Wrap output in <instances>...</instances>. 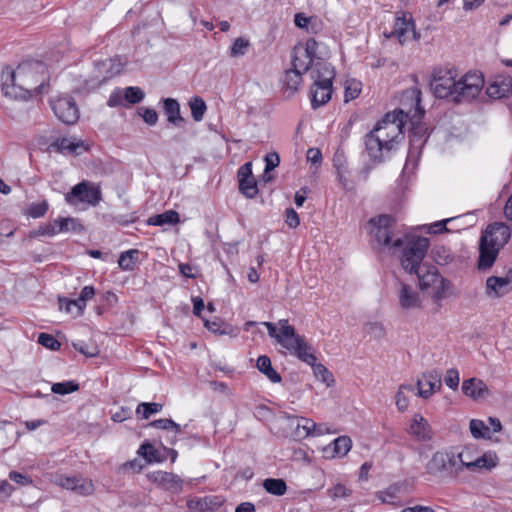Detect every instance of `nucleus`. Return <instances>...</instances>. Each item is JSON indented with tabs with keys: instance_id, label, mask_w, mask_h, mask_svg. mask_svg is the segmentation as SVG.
<instances>
[{
	"instance_id": "obj_1",
	"label": "nucleus",
	"mask_w": 512,
	"mask_h": 512,
	"mask_svg": "<svg viewBox=\"0 0 512 512\" xmlns=\"http://www.w3.org/2000/svg\"><path fill=\"white\" fill-rule=\"evenodd\" d=\"M47 67L38 60L20 63L15 70L2 73V91L6 97L28 100L33 94L43 93L47 82Z\"/></svg>"
},
{
	"instance_id": "obj_2",
	"label": "nucleus",
	"mask_w": 512,
	"mask_h": 512,
	"mask_svg": "<svg viewBox=\"0 0 512 512\" xmlns=\"http://www.w3.org/2000/svg\"><path fill=\"white\" fill-rule=\"evenodd\" d=\"M271 338H274L278 344L285 348L291 355L312 366L315 377L322 381L327 387L334 384L332 373L320 363H316V356L312 347L305 338L296 333L295 328L289 324L287 319H281L276 324L271 322L263 323Z\"/></svg>"
},
{
	"instance_id": "obj_3",
	"label": "nucleus",
	"mask_w": 512,
	"mask_h": 512,
	"mask_svg": "<svg viewBox=\"0 0 512 512\" xmlns=\"http://www.w3.org/2000/svg\"><path fill=\"white\" fill-rule=\"evenodd\" d=\"M456 71L451 68H437L432 74L431 88L439 99H451L453 102L475 99L484 86L481 73L468 72L456 80Z\"/></svg>"
},
{
	"instance_id": "obj_4",
	"label": "nucleus",
	"mask_w": 512,
	"mask_h": 512,
	"mask_svg": "<svg viewBox=\"0 0 512 512\" xmlns=\"http://www.w3.org/2000/svg\"><path fill=\"white\" fill-rule=\"evenodd\" d=\"M429 245L428 238L413 237L407 242L401 257L403 269L417 275L419 288L424 292L443 278L435 266L422 263Z\"/></svg>"
},
{
	"instance_id": "obj_5",
	"label": "nucleus",
	"mask_w": 512,
	"mask_h": 512,
	"mask_svg": "<svg viewBox=\"0 0 512 512\" xmlns=\"http://www.w3.org/2000/svg\"><path fill=\"white\" fill-rule=\"evenodd\" d=\"M510 238L511 229L504 222L487 225L479 239L477 269L482 272L491 269Z\"/></svg>"
},
{
	"instance_id": "obj_6",
	"label": "nucleus",
	"mask_w": 512,
	"mask_h": 512,
	"mask_svg": "<svg viewBox=\"0 0 512 512\" xmlns=\"http://www.w3.org/2000/svg\"><path fill=\"white\" fill-rule=\"evenodd\" d=\"M310 69L313 80L310 88L311 107L316 110L330 101L336 72L334 67L324 60L316 61Z\"/></svg>"
},
{
	"instance_id": "obj_7",
	"label": "nucleus",
	"mask_w": 512,
	"mask_h": 512,
	"mask_svg": "<svg viewBox=\"0 0 512 512\" xmlns=\"http://www.w3.org/2000/svg\"><path fill=\"white\" fill-rule=\"evenodd\" d=\"M406 119L407 114L401 109L388 112L370 132L399 148L405 138L403 128Z\"/></svg>"
},
{
	"instance_id": "obj_8",
	"label": "nucleus",
	"mask_w": 512,
	"mask_h": 512,
	"mask_svg": "<svg viewBox=\"0 0 512 512\" xmlns=\"http://www.w3.org/2000/svg\"><path fill=\"white\" fill-rule=\"evenodd\" d=\"M394 223L395 219L390 215H379L371 218L368 222V233L380 245L391 248L403 247L404 249L407 246V242L414 236L392 240Z\"/></svg>"
},
{
	"instance_id": "obj_9",
	"label": "nucleus",
	"mask_w": 512,
	"mask_h": 512,
	"mask_svg": "<svg viewBox=\"0 0 512 512\" xmlns=\"http://www.w3.org/2000/svg\"><path fill=\"white\" fill-rule=\"evenodd\" d=\"M457 452L453 449L436 451L426 464V472L432 476L458 475Z\"/></svg>"
},
{
	"instance_id": "obj_10",
	"label": "nucleus",
	"mask_w": 512,
	"mask_h": 512,
	"mask_svg": "<svg viewBox=\"0 0 512 512\" xmlns=\"http://www.w3.org/2000/svg\"><path fill=\"white\" fill-rule=\"evenodd\" d=\"M365 149L369 160L374 165H380L390 160L399 148L369 132L364 137Z\"/></svg>"
},
{
	"instance_id": "obj_11",
	"label": "nucleus",
	"mask_w": 512,
	"mask_h": 512,
	"mask_svg": "<svg viewBox=\"0 0 512 512\" xmlns=\"http://www.w3.org/2000/svg\"><path fill=\"white\" fill-rule=\"evenodd\" d=\"M499 458L495 452L488 451L482 456L473 458L469 451L457 452L456 465L458 474L466 468L469 471L490 470L497 466Z\"/></svg>"
},
{
	"instance_id": "obj_12",
	"label": "nucleus",
	"mask_w": 512,
	"mask_h": 512,
	"mask_svg": "<svg viewBox=\"0 0 512 512\" xmlns=\"http://www.w3.org/2000/svg\"><path fill=\"white\" fill-rule=\"evenodd\" d=\"M55 116L66 125H73L79 119V109L73 97L65 95L51 100Z\"/></svg>"
},
{
	"instance_id": "obj_13",
	"label": "nucleus",
	"mask_w": 512,
	"mask_h": 512,
	"mask_svg": "<svg viewBox=\"0 0 512 512\" xmlns=\"http://www.w3.org/2000/svg\"><path fill=\"white\" fill-rule=\"evenodd\" d=\"M52 482L55 485L66 490H70L80 496H90L95 491L93 481L84 477L57 474L53 476Z\"/></svg>"
},
{
	"instance_id": "obj_14",
	"label": "nucleus",
	"mask_w": 512,
	"mask_h": 512,
	"mask_svg": "<svg viewBox=\"0 0 512 512\" xmlns=\"http://www.w3.org/2000/svg\"><path fill=\"white\" fill-rule=\"evenodd\" d=\"M410 32L413 40L420 39V33L416 31L412 15L406 12L396 13L394 27L388 37H396L400 44H404L409 40Z\"/></svg>"
},
{
	"instance_id": "obj_15",
	"label": "nucleus",
	"mask_w": 512,
	"mask_h": 512,
	"mask_svg": "<svg viewBox=\"0 0 512 512\" xmlns=\"http://www.w3.org/2000/svg\"><path fill=\"white\" fill-rule=\"evenodd\" d=\"M410 149L407 156V160L403 169V174L406 173L410 169L413 170L415 168V163H412V158L414 157V150L417 154L420 153L421 148L424 146L427 141L429 134L428 128L424 123H412V128L410 130Z\"/></svg>"
},
{
	"instance_id": "obj_16",
	"label": "nucleus",
	"mask_w": 512,
	"mask_h": 512,
	"mask_svg": "<svg viewBox=\"0 0 512 512\" xmlns=\"http://www.w3.org/2000/svg\"><path fill=\"white\" fill-rule=\"evenodd\" d=\"M512 292V269L503 276H490L486 279L485 294L490 299H498Z\"/></svg>"
},
{
	"instance_id": "obj_17",
	"label": "nucleus",
	"mask_w": 512,
	"mask_h": 512,
	"mask_svg": "<svg viewBox=\"0 0 512 512\" xmlns=\"http://www.w3.org/2000/svg\"><path fill=\"white\" fill-rule=\"evenodd\" d=\"M319 43L314 38H309L303 47V56L307 61H301V56L298 55L297 47L294 48L292 56V66L295 68H302L307 72L316 61L323 60L318 54Z\"/></svg>"
},
{
	"instance_id": "obj_18",
	"label": "nucleus",
	"mask_w": 512,
	"mask_h": 512,
	"mask_svg": "<svg viewBox=\"0 0 512 512\" xmlns=\"http://www.w3.org/2000/svg\"><path fill=\"white\" fill-rule=\"evenodd\" d=\"M397 298L399 306L403 310L410 311L423 308V299L418 291L404 282H399Z\"/></svg>"
},
{
	"instance_id": "obj_19",
	"label": "nucleus",
	"mask_w": 512,
	"mask_h": 512,
	"mask_svg": "<svg viewBox=\"0 0 512 512\" xmlns=\"http://www.w3.org/2000/svg\"><path fill=\"white\" fill-rule=\"evenodd\" d=\"M148 479L160 488L170 493H180L183 488V480L180 476L166 471H154L147 475Z\"/></svg>"
},
{
	"instance_id": "obj_20",
	"label": "nucleus",
	"mask_w": 512,
	"mask_h": 512,
	"mask_svg": "<svg viewBox=\"0 0 512 512\" xmlns=\"http://www.w3.org/2000/svg\"><path fill=\"white\" fill-rule=\"evenodd\" d=\"M441 373L437 370L428 371L422 374L417 381V395L421 398L428 399L434 393L441 390Z\"/></svg>"
},
{
	"instance_id": "obj_21",
	"label": "nucleus",
	"mask_w": 512,
	"mask_h": 512,
	"mask_svg": "<svg viewBox=\"0 0 512 512\" xmlns=\"http://www.w3.org/2000/svg\"><path fill=\"white\" fill-rule=\"evenodd\" d=\"M407 432L417 441H430L433 437V430L429 422L419 413L413 415Z\"/></svg>"
},
{
	"instance_id": "obj_22",
	"label": "nucleus",
	"mask_w": 512,
	"mask_h": 512,
	"mask_svg": "<svg viewBox=\"0 0 512 512\" xmlns=\"http://www.w3.org/2000/svg\"><path fill=\"white\" fill-rule=\"evenodd\" d=\"M462 392L465 396L475 401L486 399L491 395L490 389L485 382L475 377L462 382Z\"/></svg>"
},
{
	"instance_id": "obj_23",
	"label": "nucleus",
	"mask_w": 512,
	"mask_h": 512,
	"mask_svg": "<svg viewBox=\"0 0 512 512\" xmlns=\"http://www.w3.org/2000/svg\"><path fill=\"white\" fill-rule=\"evenodd\" d=\"M294 436L297 439H305L309 436L323 435L327 430L323 425H317L312 419L300 417L296 418Z\"/></svg>"
},
{
	"instance_id": "obj_24",
	"label": "nucleus",
	"mask_w": 512,
	"mask_h": 512,
	"mask_svg": "<svg viewBox=\"0 0 512 512\" xmlns=\"http://www.w3.org/2000/svg\"><path fill=\"white\" fill-rule=\"evenodd\" d=\"M95 290L92 286H85L80 293V297L75 300L59 299V306L61 310L71 312V305H76V316L82 315L86 302L93 298Z\"/></svg>"
},
{
	"instance_id": "obj_25",
	"label": "nucleus",
	"mask_w": 512,
	"mask_h": 512,
	"mask_svg": "<svg viewBox=\"0 0 512 512\" xmlns=\"http://www.w3.org/2000/svg\"><path fill=\"white\" fill-rule=\"evenodd\" d=\"M237 180L240 192H246L254 189V192H259L257 187V179L252 172V162H246L241 165L237 171Z\"/></svg>"
},
{
	"instance_id": "obj_26",
	"label": "nucleus",
	"mask_w": 512,
	"mask_h": 512,
	"mask_svg": "<svg viewBox=\"0 0 512 512\" xmlns=\"http://www.w3.org/2000/svg\"><path fill=\"white\" fill-rule=\"evenodd\" d=\"M65 199L77 211H85L101 201V194H66Z\"/></svg>"
},
{
	"instance_id": "obj_27",
	"label": "nucleus",
	"mask_w": 512,
	"mask_h": 512,
	"mask_svg": "<svg viewBox=\"0 0 512 512\" xmlns=\"http://www.w3.org/2000/svg\"><path fill=\"white\" fill-rule=\"evenodd\" d=\"M305 73L302 68L289 69L285 72L282 82L285 93H287V97H291L294 95L301 83H302V74Z\"/></svg>"
},
{
	"instance_id": "obj_28",
	"label": "nucleus",
	"mask_w": 512,
	"mask_h": 512,
	"mask_svg": "<svg viewBox=\"0 0 512 512\" xmlns=\"http://www.w3.org/2000/svg\"><path fill=\"white\" fill-rule=\"evenodd\" d=\"M425 292L431 297L435 304L440 306L441 302L452 294V284L448 279L443 277L437 284H433Z\"/></svg>"
},
{
	"instance_id": "obj_29",
	"label": "nucleus",
	"mask_w": 512,
	"mask_h": 512,
	"mask_svg": "<svg viewBox=\"0 0 512 512\" xmlns=\"http://www.w3.org/2000/svg\"><path fill=\"white\" fill-rule=\"evenodd\" d=\"M50 148H54L57 152H68L74 155H79L82 151L87 150L83 141H72L65 137L55 140L50 144Z\"/></svg>"
},
{
	"instance_id": "obj_30",
	"label": "nucleus",
	"mask_w": 512,
	"mask_h": 512,
	"mask_svg": "<svg viewBox=\"0 0 512 512\" xmlns=\"http://www.w3.org/2000/svg\"><path fill=\"white\" fill-rule=\"evenodd\" d=\"M512 92V79L504 78L500 80H495L491 83L487 89L486 93L490 98L500 99L507 97Z\"/></svg>"
},
{
	"instance_id": "obj_31",
	"label": "nucleus",
	"mask_w": 512,
	"mask_h": 512,
	"mask_svg": "<svg viewBox=\"0 0 512 512\" xmlns=\"http://www.w3.org/2000/svg\"><path fill=\"white\" fill-rule=\"evenodd\" d=\"M164 113L167 116L168 122L175 126H180L185 122L184 118L180 114V104L174 98L163 99Z\"/></svg>"
},
{
	"instance_id": "obj_32",
	"label": "nucleus",
	"mask_w": 512,
	"mask_h": 512,
	"mask_svg": "<svg viewBox=\"0 0 512 512\" xmlns=\"http://www.w3.org/2000/svg\"><path fill=\"white\" fill-rule=\"evenodd\" d=\"M257 369L263 373L272 383L281 382L280 374L272 367L271 360L268 356H259L256 362Z\"/></svg>"
},
{
	"instance_id": "obj_33",
	"label": "nucleus",
	"mask_w": 512,
	"mask_h": 512,
	"mask_svg": "<svg viewBox=\"0 0 512 512\" xmlns=\"http://www.w3.org/2000/svg\"><path fill=\"white\" fill-rule=\"evenodd\" d=\"M179 215L174 210H168L161 214L153 215L148 219V224L153 226L175 225L179 223Z\"/></svg>"
},
{
	"instance_id": "obj_34",
	"label": "nucleus",
	"mask_w": 512,
	"mask_h": 512,
	"mask_svg": "<svg viewBox=\"0 0 512 512\" xmlns=\"http://www.w3.org/2000/svg\"><path fill=\"white\" fill-rule=\"evenodd\" d=\"M113 63L110 59L95 62V79L98 83H103L106 80L112 78L116 72L112 71ZM119 71H117L118 73Z\"/></svg>"
},
{
	"instance_id": "obj_35",
	"label": "nucleus",
	"mask_w": 512,
	"mask_h": 512,
	"mask_svg": "<svg viewBox=\"0 0 512 512\" xmlns=\"http://www.w3.org/2000/svg\"><path fill=\"white\" fill-rule=\"evenodd\" d=\"M55 224H58L59 233L65 232H82L84 226L81 224L79 219L72 217L58 218L55 220Z\"/></svg>"
},
{
	"instance_id": "obj_36",
	"label": "nucleus",
	"mask_w": 512,
	"mask_h": 512,
	"mask_svg": "<svg viewBox=\"0 0 512 512\" xmlns=\"http://www.w3.org/2000/svg\"><path fill=\"white\" fill-rule=\"evenodd\" d=\"M139 251L137 249H130L121 253L118 259L119 267L124 271H132L138 261Z\"/></svg>"
},
{
	"instance_id": "obj_37",
	"label": "nucleus",
	"mask_w": 512,
	"mask_h": 512,
	"mask_svg": "<svg viewBox=\"0 0 512 512\" xmlns=\"http://www.w3.org/2000/svg\"><path fill=\"white\" fill-rule=\"evenodd\" d=\"M264 489L275 496H282L287 491L286 482L280 478H268L263 481Z\"/></svg>"
},
{
	"instance_id": "obj_38",
	"label": "nucleus",
	"mask_w": 512,
	"mask_h": 512,
	"mask_svg": "<svg viewBox=\"0 0 512 512\" xmlns=\"http://www.w3.org/2000/svg\"><path fill=\"white\" fill-rule=\"evenodd\" d=\"M414 391V387L411 384L400 385L396 395L395 404L399 411H405L409 406L408 394Z\"/></svg>"
},
{
	"instance_id": "obj_39",
	"label": "nucleus",
	"mask_w": 512,
	"mask_h": 512,
	"mask_svg": "<svg viewBox=\"0 0 512 512\" xmlns=\"http://www.w3.org/2000/svg\"><path fill=\"white\" fill-rule=\"evenodd\" d=\"M188 105L190 107L193 120L196 122L201 121L207 110L205 101L199 96H194L190 98Z\"/></svg>"
},
{
	"instance_id": "obj_40",
	"label": "nucleus",
	"mask_w": 512,
	"mask_h": 512,
	"mask_svg": "<svg viewBox=\"0 0 512 512\" xmlns=\"http://www.w3.org/2000/svg\"><path fill=\"white\" fill-rule=\"evenodd\" d=\"M138 454L145 458L149 463L162 462L164 460L160 451L149 443H143L138 450Z\"/></svg>"
},
{
	"instance_id": "obj_41",
	"label": "nucleus",
	"mask_w": 512,
	"mask_h": 512,
	"mask_svg": "<svg viewBox=\"0 0 512 512\" xmlns=\"http://www.w3.org/2000/svg\"><path fill=\"white\" fill-rule=\"evenodd\" d=\"M469 428L474 438H490L491 436V429L482 420L472 419Z\"/></svg>"
},
{
	"instance_id": "obj_42",
	"label": "nucleus",
	"mask_w": 512,
	"mask_h": 512,
	"mask_svg": "<svg viewBox=\"0 0 512 512\" xmlns=\"http://www.w3.org/2000/svg\"><path fill=\"white\" fill-rule=\"evenodd\" d=\"M162 408H163V405L161 403L142 402V403L138 404V406L136 408V414H137V416H139L143 419H148L151 415L160 412L162 410Z\"/></svg>"
},
{
	"instance_id": "obj_43",
	"label": "nucleus",
	"mask_w": 512,
	"mask_h": 512,
	"mask_svg": "<svg viewBox=\"0 0 512 512\" xmlns=\"http://www.w3.org/2000/svg\"><path fill=\"white\" fill-rule=\"evenodd\" d=\"M145 97L144 91L138 86H129L124 88V98L126 105L140 103Z\"/></svg>"
},
{
	"instance_id": "obj_44",
	"label": "nucleus",
	"mask_w": 512,
	"mask_h": 512,
	"mask_svg": "<svg viewBox=\"0 0 512 512\" xmlns=\"http://www.w3.org/2000/svg\"><path fill=\"white\" fill-rule=\"evenodd\" d=\"M462 216H458V217H451V218H447V219H443V220H440V221H436L432 224H429L426 226V231L427 233L429 234H440V233H444V232H450L451 229L447 227V224L456 220V219H459L461 218Z\"/></svg>"
},
{
	"instance_id": "obj_45",
	"label": "nucleus",
	"mask_w": 512,
	"mask_h": 512,
	"mask_svg": "<svg viewBox=\"0 0 512 512\" xmlns=\"http://www.w3.org/2000/svg\"><path fill=\"white\" fill-rule=\"evenodd\" d=\"M48 210L47 201L43 200L38 203H32L25 208L24 213L32 218H40L45 215Z\"/></svg>"
},
{
	"instance_id": "obj_46",
	"label": "nucleus",
	"mask_w": 512,
	"mask_h": 512,
	"mask_svg": "<svg viewBox=\"0 0 512 512\" xmlns=\"http://www.w3.org/2000/svg\"><path fill=\"white\" fill-rule=\"evenodd\" d=\"M398 492L399 489L395 486L389 487L385 491H380L377 498L382 502L390 505H398Z\"/></svg>"
},
{
	"instance_id": "obj_47",
	"label": "nucleus",
	"mask_w": 512,
	"mask_h": 512,
	"mask_svg": "<svg viewBox=\"0 0 512 512\" xmlns=\"http://www.w3.org/2000/svg\"><path fill=\"white\" fill-rule=\"evenodd\" d=\"M79 389V385L73 381L54 383L51 390L55 394L66 395Z\"/></svg>"
},
{
	"instance_id": "obj_48",
	"label": "nucleus",
	"mask_w": 512,
	"mask_h": 512,
	"mask_svg": "<svg viewBox=\"0 0 512 512\" xmlns=\"http://www.w3.org/2000/svg\"><path fill=\"white\" fill-rule=\"evenodd\" d=\"M352 447V441L347 436H340L334 440V451L339 456H345Z\"/></svg>"
},
{
	"instance_id": "obj_49",
	"label": "nucleus",
	"mask_w": 512,
	"mask_h": 512,
	"mask_svg": "<svg viewBox=\"0 0 512 512\" xmlns=\"http://www.w3.org/2000/svg\"><path fill=\"white\" fill-rule=\"evenodd\" d=\"M249 47V41L244 39V38H237L231 48H230V56L232 57H239V56H243L247 49Z\"/></svg>"
},
{
	"instance_id": "obj_50",
	"label": "nucleus",
	"mask_w": 512,
	"mask_h": 512,
	"mask_svg": "<svg viewBox=\"0 0 512 512\" xmlns=\"http://www.w3.org/2000/svg\"><path fill=\"white\" fill-rule=\"evenodd\" d=\"M58 224H55V221L53 223H48L46 225L40 226L38 230L31 231L30 237L34 238L37 236H54L58 234Z\"/></svg>"
},
{
	"instance_id": "obj_51",
	"label": "nucleus",
	"mask_w": 512,
	"mask_h": 512,
	"mask_svg": "<svg viewBox=\"0 0 512 512\" xmlns=\"http://www.w3.org/2000/svg\"><path fill=\"white\" fill-rule=\"evenodd\" d=\"M73 347L87 357H95L99 354V348L95 344H88L80 341L73 343Z\"/></svg>"
},
{
	"instance_id": "obj_52",
	"label": "nucleus",
	"mask_w": 512,
	"mask_h": 512,
	"mask_svg": "<svg viewBox=\"0 0 512 512\" xmlns=\"http://www.w3.org/2000/svg\"><path fill=\"white\" fill-rule=\"evenodd\" d=\"M38 343L52 351L60 349V342L52 335L47 333H41L38 336Z\"/></svg>"
},
{
	"instance_id": "obj_53",
	"label": "nucleus",
	"mask_w": 512,
	"mask_h": 512,
	"mask_svg": "<svg viewBox=\"0 0 512 512\" xmlns=\"http://www.w3.org/2000/svg\"><path fill=\"white\" fill-rule=\"evenodd\" d=\"M70 192H101L100 184L83 180L71 188Z\"/></svg>"
},
{
	"instance_id": "obj_54",
	"label": "nucleus",
	"mask_w": 512,
	"mask_h": 512,
	"mask_svg": "<svg viewBox=\"0 0 512 512\" xmlns=\"http://www.w3.org/2000/svg\"><path fill=\"white\" fill-rule=\"evenodd\" d=\"M107 105L109 107L127 106L124 98V89H115L110 94Z\"/></svg>"
},
{
	"instance_id": "obj_55",
	"label": "nucleus",
	"mask_w": 512,
	"mask_h": 512,
	"mask_svg": "<svg viewBox=\"0 0 512 512\" xmlns=\"http://www.w3.org/2000/svg\"><path fill=\"white\" fill-rule=\"evenodd\" d=\"M150 425L154 428L163 429V430L174 429L176 434L181 431L180 425L170 419L154 420L153 422H151Z\"/></svg>"
},
{
	"instance_id": "obj_56",
	"label": "nucleus",
	"mask_w": 512,
	"mask_h": 512,
	"mask_svg": "<svg viewBox=\"0 0 512 512\" xmlns=\"http://www.w3.org/2000/svg\"><path fill=\"white\" fill-rule=\"evenodd\" d=\"M138 113L150 126H154L158 121V114L155 109L141 107L138 109Z\"/></svg>"
},
{
	"instance_id": "obj_57",
	"label": "nucleus",
	"mask_w": 512,
	"mask_h": 512,
	"mask_svg": "<svg viewBox=\"0 0 512 512\" xmlns=\"http://www.w3.org/2000/svg\"><path fill=\"white\" fill-rule=\"evenodd\" d=\"M187 507L191 512H208L206 501L203 498H190L187 500Z\"/></svg>"
},
{
	"instance_id": "obj_58",
	"label": "nucleus",
	"mask_w": 512,
	"mask_h": 512,
	"mask_svg": "<svg viewBox=\"0 0 512 512\" xmlns=\"http://www.w3.org/2000/svg\"><path fill=\"white\" fill-rule=\"evenodd\" d=\"M459 372L456 369H449L446 372V375L444 377L445 384L453 389L456 390L459 386Z\"/></svg>"
},
{
	"instance_id": "obj_59",
	"label": "nucleus",
	"mask_w": 512,
	"mask_h": 512,
	"mask_svg": "<svg viewBox=\"0 0 512 512\" xmlns=\"http://www.w3.org/2000/svg\"><path fill=\"white\" fill-rule=\"evenodd\" d=\"M350 494L351 491L340 483L328 490V495L334 500L348 497Z\"/></svg>"
},
{
	"instance_id": "obj_60",
	"label": "nucleus",
	"mask_w": 512,
	"mask_h": 512,
	"mask_svg": "<svg viewBox=\"0 0 512 512\" xmlns=\"http://www.w3.org/2000/svg\"><path fill=\"white\" fill-rule=\"evenodd\" d=\"M285 223L289 228L295 229L300 224V219L297 212L293 208L285 210Z\"/></svg>"
},
{
	"instance_id": "obj_61",
	"label": "nucleus",
	"mask_w": 512,
	"mask_h": 512,
	"mask_svg": "<svg viewBox=\"0 0 512 512\" xmlns=\"http://www.w3.org/2000/svg\"><path fill=\"white\" fill-rule=\"evenodd\" d=\"M204 500L206 501L207 511H215L224 503V499L222 497L215 495L206 496L204 497Z\"/></svg>"
},
{
	"instance_id": "obj_62",
	"label": "nucleus",
	"mask_w": 512,
	"mask_h": 512,
	"mask_svg": "<svg viewBox=\"0 0 512 512\" xmlns=\"http://www.w3.org/2000/svg\"><path fill=\"white\" fill-rule=\"evenodd\" d=\"M265 168L273 171L280 163V157L277 152H270L265 155Z\"/></svg>"
},
{
	"instance_id": "obj_63",
	"label": "nucleus",
	"mask_w": 512,
	"mask_h": 512,
	"mask_svg": "<svg viewBox=\"0 0 512 512\" xmlns=\"http://www.w3.org/2000/svg\"><path fill=\"white\" fill-rule=\"evenodd\" d=\"M9 478L21 486H26V485L32 484V479L28 475H25V474H22V473H19L16 471L10 472Z\"/></svg>"
},
{
	"instance_id": "obj_64",
	"label": "nucleus",
	"mask_w": 512,
	"mask_h": 512,
	"mask_svg": "<svg viewBox=\"0 0 512 512\" xmlns=\"http://www.w3.org/2000/svg\"><path fill=\"white\" fill-rule=\"evenodd\" d=\"M365 330L368 334L380 338L384 335V327L380 323H369L365 326Z\"/></svg>"
}]
</instances>
